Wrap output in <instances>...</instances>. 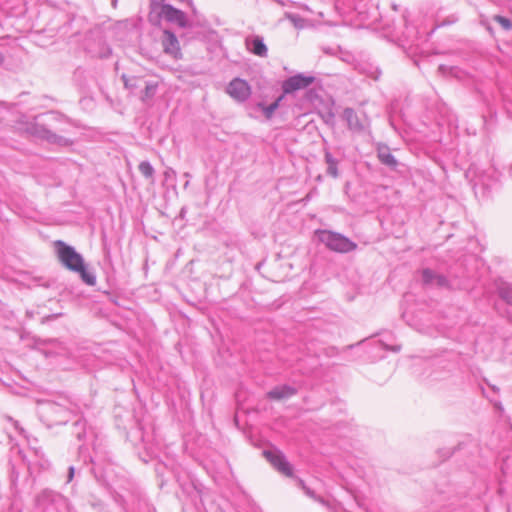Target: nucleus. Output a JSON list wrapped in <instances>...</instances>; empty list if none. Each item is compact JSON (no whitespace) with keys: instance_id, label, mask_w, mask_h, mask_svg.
Masks as SVG:
<instances>
[{"instance_id":"1","label":"nucleus","mask_w":512,"mask_h":512,"mask_svg":"<svg viewBox=\"0 0 512 512\" xmlns=\"http://www.w3.org/2000/svg\"><path fill=\"white\" fill-rule=\"evenodd\" d=\"M44 123H34L30 127V132L34 136L47 141L49 144L59 147H69L74 141L65 135H59L57 132L70 134L74 128L72 122L59 112H49L46 114Z\"/></svg>"},{"instance_id":"2","label":"nucleus","mask_w":512,"mask_h":512,"mask_svg":"<svg viewBox=\"0 0 512 512\" xmlns=\"http://www.w3.org/2000/svg\"><path fill=\"white\" fill-rule=\"evenodd\" d=\"M55 247L58 258L65 268L79 273L81 280L87 285L94 286L96 284L95 274L86 269L82 255L74 247L67 245L61 240L55 242Z\"/></svg>"},{"instance_id":"3","label":"nucleus","mask_w":512,"mask_h":512,"mask_svg":"<svg viewBox=\"0 0 512 512\" xmlns=\"http://www.w3.org/2000/svg\"><path fill=\"white\" fill-rule=\"evenodd\" d=\"M465 176L472 183L478 198H488L492 190L498 187L499 173L493 167L482 170L473 164L467 169Z\"/></svg>"},{"instance_id":"4","label":"nucleus","mask_w":512,"mask_h":512,"mask_svg":"<svg viewBox=\"0 0 512 512\" xmlns=\"http://www.w3.org/2000/svg\"><path fill=\"white\" fill-rule=\"evenodd\" d=\"M36 508L39 512H68L69 503L62 494L50 490H42L36 497Z\"/></svg>"},{"instance_id":"5","label":"nucleus","mask_w":512,"mask_h":512,"mask_svg":"<svg viewBox=\"0 0 512 512\" xmlns=\"http://www.w3.org/2000/svg\"><path fill=\"white\" fill-rule=\"evenodd\" d=\"M318 240L329 250L338 253H348L357 248V244L341 233L330 230L316 231Z\"/></svg>"},{"instance_id":"6","label":"nucleus","mask_w":512,"mask_h":512,"mask_svg":"<svg viewBox=\"0 0 512 512\" xmlns=\"http://www.w3.org/2000/svg\"><path fill=\"white\" fill-rule=\"evenodd\" d=\"M152 14H157L159 18L164 19L170 23H174L179 27L187 26V19L185 13L179 9L174 8L170 4H164L152 0L151 15Z\"/></svg>"},{"instance_id":"7","label":"nucleus","mask_w":512,"mask_h":512,"mask_svg":"<svg viewBox=\"0 0 512 512\" xmlns=\"http://www.w3.org/2000/svg\"><path fill=\"white\" fill-rule=\"evenodd\" d=\"M41 417L49 426L66 424L69 421L70 411L56 402H47L41 406Z\"/></svg>"},{"instance_id":"8","label":"nucleus","mask_w":512,"mask_h":512,"mask_svg":"<svg viewBox=\"0 0 512 512\" xmlns=\"http://www.w3.org/2000/svg\"><path fill=\"white\" fill-rule=\"evenodd\" d=\"M342 118L354 133L362 134L369 130L370 119L364 112L358 114L353 108L347 107L343 110Z\"/></svg>"},{"instance_id":"9","label":"nucleus","mask_w":512,"mask_h":512,"mask_svg":"<svg viewBox=\"0 0 512 512\" xmlns=\"http://www.w3.org/2000/svg\"><path fill=\"white\" fill-rule=\"evenodd\" d=\"M264 457L267 461L281 474L292 477L293 466L288 462L283 452L273 447L263 451Z\"/></svg>"},{"instance_id":"10","label":"nucleus","mask_w":512,"mask_h":512,"mask_svg":"<svg viewBox=\"0 0 512 512\" xmlns=\"http://www.w3.org/2000/svg\"><path fill=\"white\" fill-rule=\"evenodd\" d=\"M226 93L236 102L243 103L251 96L252 89L246 80L237 77L229 82Z\"/></svg>"},{"instance_id":"11","label":"nucleus","mask_w":512,"mask_h":512,"mask_svg":"<svg viewBox=\"0 0 512 512\" xmlns=\"http://www.w3.org/2000/svg\"><path fill=\"white\" fill-rule=\"evenodd\" d=\"M29 444V456H24L23 459L27 461L29 468L38 467L39 469H47L49 467V461L45 458L44 453L40 447H37L36 439L32 441L27 438Z\"/></svg>"},{"instance_id":"12","label":"nucleus","mask_w":512,"mask_h":512,"mask_svg":"<svg viewBox=\"0 0 512 512\" xmlns=\"http://www.w3.org/2000/svg\"><path fill=\"white\" fill-rule=\"evenodd\" d=\"M92 472L95 478L105 485L109 489H114L115 481H114V466L111 463L105 464V466H101L100 464L94 462L92 460Z\"/></svg>"},{"instance_id":"13","label":"nucleus","mask_w":512,"mask_h":512,"mask_svg":"<svg viewBox=\"0 0 512 512\" xmlns=\"http://www.w3.org/2000/svg\"><path fill=\"white\" fill-rule=\"evenodd\" d=\"M314 77L297 74L286 79L282 84L284 94H291L297 90L305 89L311 85Z\"/></svg>"},{"instance_id":"14","label":"nucleus","mask_w":512,"mask_h":512,"mask_svg":"<svg viewBox=\"0 0 512 512\" xmlns=\"http://www.w3.org/2000/svg\"><path fill=\"white\" fill-rule=\"evenodd\" d=\"M246 49L259 57H266L268 54L267 46L264 43L263 37L259 35L248 36L245 39Z\"/></svg>"},{"instance_id":"15","label":"nucleus","mask_w":512,"mask_h":512,"mask_svg":"<svg viewBox=\"0 0 512 512\" xmlns=\"http://www.w3.org/2000/svg\"><path fill=\"white\" fill-rule=\"evenodd\" d=\"M297 392L298 389L294 386L288 384L278 385L267 392V398L280 401L291 398L296 395Z\"/></svg>"},{"instance_id":"16","label":"nucleus","mask_w":512,"mask_h":512,"mask_svg":"<svg viewBox=\"0 0 512 512\" xmlns=\"http://www.w3.org/2000/svg\"><path fill=\"white\" fill-rule=\"evenodd\" d=\"M72 434L78 439V441L84 443L92 440L94 437V431L91 428H87L86 421L81 419L74 422Z\"/></svg>"},{"instance_id":"17","label":"nucleus","mask_w":512,"mask_h":512,"mask_svg":"<svg viewBox=\"0 0 512 512\" xmlns=\"http://www.w3.org/2000/svg\"><path fill=\"white\" fill-rule=\"evenodd\" d=\"M422 281L426 285L447 287L448 280L444 275L437 274L433 270L426 268L422 270Z\"/></svg>"},{"instance_id":"18","label":"nucleus","mask_w":512,"mask_h":512,"mask_svg":"<svg viewBox=\"0 0 512 512\" xmlns=\"http://www.w3.org/2000/svg\"><path fill=\"white\" fill-rule=\"evenodd\" d=\"M369 4V0H337L336 8L345 9L346 11L354 10L358 14H363Z\"/></svg>"},{"instance_id":"19","label":"nucleus","mask_w":512,"mask_h":512,"mask_svg":"<svg viewBox=\"0 0 512 512\" xmlns=\"http://www.w3.org/2000/svg\"><path fill=\"white\" fill-rule=\"evenodd\" d=\"M377 157L381 164L389 167L390 169H396L398 161L393 156L390 148L386 144L377 145Z\"/></svg>"},{"instance_id":"20","label":"nucleus","mask_w":512,"mask_h":512,"mask_svg":"<svg viewBox=\"0 0 512 512\" xmlns=\"http://www.w3.org/2000/svg\"><path fill=\"white\" fill-rule=\"evenodd\" d=\"M162 45L164 52L174 57H176L180 51L177 37L168 30L163 32Z\"/></svg>"},{"instance_id":"21","label":"nucleus","mask_w":512,"mask_h":512,"mask_svg":"<svg viewBox=\"0 0 512 512\" xmlns=\"http://www.w3.org/2000/svg\"><path fill=\"white\" fill-rule=\"evenodd\" d=\"M324 160L327 165L326 173L332 178H337L339 176L338 164L339 159L334 157L331 151L328 148H324Z\"/></svg>"},{"instance_id":"22","label":"nucleus","mask_w":512,"mask_h":512,"mask_svg":"<svg viewBox=\"0 0 512 512\" xmlns=\"http://www.w3.org/2000/svg\"><path fill=\"white\" fill-rule=\"evenodd\" d=\"M497 292L499 297L508 305H512V285L503 282L498 285Z\"/></svg>"},{"instance_id":"23","label":"nucleus","mask_w":512,"mask_h":512,"mask_svg":"<svg viewBox=\"0 0 512 512\" xmlns=\"http://www.w3.org/2000/svg\"><path fill=\"white\" fill-rule=\"evenodd\" d=\"M297 481V484L298 486L304 491V493L310 497V498H313L314 500L316 501H319L321 504L323 505H327V506H330L329 504V501L323 499L322 497H319V496H316V494L314 493L313 490H311L308 486H306V484L304 483L303 480L301 479H296Z\"/></svg>"},{"instance_id":"24","label":"nucleus","mask_w":512,"mask_h":512,"mask_svg":"<svg viewBox=\"0 0 512 512\" xmlns=\"http://www.w3.org/2000/svg\"><path fill=\"white\" fill-rule=\"evenodd\" d=\"M283 99V96L278 97L273 103L268 106H265L263 103H259L258 107L262 109L263 114L266 118H271L276 109L279 107L280 101Z\"/></svg>"},{"instance_id":"25","label":"nucleus","mask_w":512,"mask_h":512,"mask_svg":"<svg viewBox=\"0 0 512 512\" xmlns=\"http://www.w3.org/2000/svg\"><path fill=\"white\" fill-rule=\"evenodd\" d=\"M138 169L146 179H153L155 170L149 161L140 162Z\"/></svg>"},{"instance_id":"26","label":"nucleus","mask_w":512,"mask_h":512,"mask_svg":"<svg viewBox=\"0 0 512 512\" xmlns=\"http://www.w3.org/2000/svg\"><path fill=\"white\" fill-rule=\"evenodd\" d=\"M157 87V83L147 82L141 97L142 100L145 101L147 99H151L155 95Z\"/></svg>"},{"instance_id":"27","label":"nucleus","mask_w":512,"mask_h":512,"mask_svg":"<svg viewBox=\"0 0 512 512\" xmlns=\"http://www.w3.org/2000/svg\"><path fill=\"white\" fill-rule=\"evenodd\" d=\"M493 19H494V21L499 23L503 27L504 30L508 31L512 28L511 20L506 17L500 16V15H495L493 17Z\"/></svg>"},{"instance_id":"28","label":"nucleus","mask_w":512,"mask_h":512,"mask_svg":"<svg viewBox=\"0 0 512 512\" xmlns=\"http://www.w3.org/2000/svg\"><path fill=\"white\" fill-rule=\"evenodd\" d=\"M458 19L459 18L456 14H451L443 20L437 19V26L443 27V26L451 25V24L456 23L458 21Z\"/></svg>"},{"instance_id":"29","label":"nucleus","mask_w":512,"mask_h":512,"mask_svg":"<svg viewBox=\"0 0 512 512\" xmlns=\"http://www.w3.org/2000/svg\"><path fill=\"white\" fill-rule=\"evenodd\" d=\"M367 74L374 80H378L380 75H381V71L376 68V67H371L370 70L367 72Z\"/></svg>"},{"instance_id":"30","label":"nucleus","mask_w":512,"mask_h":512,"mask_svg":"<svg viewBox=\"0 0 512 512\" xmlns=\"http://www.w3.org/2000/svg\"><path fill=\"white\" fill-rule=\"evenodd\" d=\"M379 342L383 346L384 349L390 350V351L395 352V353L399 352L400 349H401L400 345H388V344L384 343L382 340H380Z\"/></svg>"},{"instance_id":"31","label":"nucleus","mask_w":512,"mask_h":512,"mask_svg":"<svg viewBox=\"0 0 512 512\" xmlns=\"http://www.w3.org/2000/svg\"><path fill=\"white\" fill-rule=\"evenodd\" d=\"M14 425H15V428L19 431V433L22 434L24 437H26L25 430L19 426L17 421L14 422Z\"/></svg>"},{"instance_id":"32","label":"nucleus","mask_w":512,"mask_h":512,"mask_svg":"<svg viewBox=\"0 0 512 512\" xmlns=\"http://www.w3.org/2000/svg\"><path fill=\"white\" fill-rule=\"evenodd\" d=\"M73 476H74V467L70 466L69 467V473H68V482L73 479Z\"/></svg>"},{"instance_id":"33","label":"nucleus","mask_w":512,"mask_h":512,"mask_svg":"<svg viewBox=\"0 0 512 512\" xmlns=\"http://www.w3.org/2000/svg\"><path fill=\"white\" fill-rule=\"evenodd\" d=\"M170 173H174V170L169 169V170L165 171V176H166V177H169V176H170Z\"/></svg>"},{"instance_id":"34","label":"nucleus","mask_w":512,"mask_h":512,"mask_svg":"<svg viewBox=\"0 0 512 512\" xmlns=\"http://www.w3.org/2000/svg\"><path fill=\"white\" fill-rule=\"evenodd\" d=\"M4 59V55L0 52V66L3 64Z\"/></svg>"},{"instance_id":"35","label":"nucleus","mask_w":512,"mask_h":512,"mask_svg":"<svg viewBox=\"0 0 512 512\" xmlns=\"http://www.w3.org/2000/svg\"><path fill=\"white\" fill-rule=\"evenodd\" d=\"M123 80L126 87L131 86V83H128V80L125 78V76H123Z\"/></svg>"},{"instance_id":"36","label":"nucleus","mask_w":512,"mask_h":512,"mask_svg":"<svg viewBox=\"0 0 512 512\" xmlns=\"http://www.w3.org/2000/svg\"><path fill=\"white\" fill-rule=\"evenodd\" d=\"M123 80L126 87L131 86V83H128V80L125 78V76H123Z\"/></svg>"},{"instance_id":"37","label":"nucleus","mask_w":512,"mask_h":512,"mask_svg":"<svg viewBox=\"0 0 512 512\" xmlns=\"http://www.w3.org/2000/svg\"><path fill=\"white\" fill-rule=\"evenodd\" d=\"M439 70H441V71H443V72H444V71L446 70V68H445V66L440 65V66H439Z\"/></svg>"},{"instance_id":"38","label":"nucleus","mask_w":512,"mask_h":512,"mask_svg":"<svg viewBox=\"0 0 512 512\" xmlns=\"http://www.w3.org/2000/svg\"><path fill=\"white\" fill-rule=\"evenodd\" d=\"M109 54H111V51L108 49L107 53L103 54V56H108Z\"/></svg>"},{"instance_id":"39","label":"nucleus","mask_w":512,"mask_h":512,"mask_svg":"<svg viewBox=\"0 0 512 512\" xmlns=\"http://www.w3.org/2000/svg\"><path fill=\"white\" fill-rule=\"evenodd\" d=\"M496 407L502 409V405L500 403L496 404Z\"/></svg>"},{"instance_id":"40","label":"nucleus","mask_w":512,"mask_h":512,"mask_svg":"<svg viewBox=\"0 0 512 512\" xmlns=\"http://www.w3.org/2000/svg\"><path fill=\"white\" fill-rule=\"evenodd\" d=\"M83 448H84V447H83V445H80V446H79V451H80V453L83 451Z\"/></svg>"},{"instance_id":"41","label":"nucleus","mask_w":512,"mask_h":512,"mask_svg":"<svg viewBox=\"0 0 512 512\" xmlns=\"http://www.w3.org/2000/svg\"><path fill=\"white\" fill-rule=\"evenodd\" d=\"M300 370L302 371L303 374H306L309 372L308 370H302L301 368H300Z\"/></svg>"},{"instance_id":"42","label":"nucleus","mask_w":512,"mask_h":512,"mask_svg":"<svg viewBox=\"0 0 512 512\" xmlns=\"http://www.w3.org/2000/svg\"><path fill=\"white\" fill-rule=\"evenodd\" d=\"M450 455H451L450 451H447L446 452V457H450Z\"/></svg>"},{"instance_id":"43","label":"nucleus","mask_w":512,"mask_h":512,"mask_svg":"<svg viewBox=\"0 0 512 512\" xmlns=\"http://www.w3.org/2000/svg\"><path fill=\"white\" fill-rule=\"evenodd\" d=\"M492 389L496 392H498V388H496L495 386H492Z\"/></svg>"},{"instance_id":"44","label":"nucleus","mask_w":512,"mask_h":512,"mask_svg":"<svg viewBox=\"0 0 512 512\" xmlns=\"http://www.w3.org/2000/svg\"><path fill=\"white\" fill-rule=\"evenodd\" d=\"M509 173H510V175H512V166L510 167Z\"/></svg>"}]
</instances>
